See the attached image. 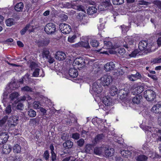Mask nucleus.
Instances as JSON below:
<instances>
[{
	"label": "nucleus",
	"instance_id": "obj_1",
	"mask_svg": "<svg viewBox=\"0 0 161 161\" xmlns=\"http://www.w3.org/2000/svg\"><path fill=\"white\" fill-rule=\"evenodd\" d=\"M98 80L94 82L92 86L90 88V92L93 96H97L96 97H99L101 94H99L102 91V87L98 83Z\"/></svg>",
	"mask_w": 161,
	"mask_h": 161
},
{
	"label": "nucleus",
	"instance_id": "obj_2",
	"mask_svg": "<svg viewBox=\"0 0 161 161\" xmlns=\"http://www.w3.org/2000/svg\"><path fill=\"white\" fill-rule=\"evenodd\" d=\"M140 127L144 130L146 134L148 135H150L152 134V133L155 132H158L161 134V130L155 128L152 124V123L151 124L148 125V126L141 125Z\"/></svg>",
	"mask_w": 161,
	"mask_h": 161
},
{
	"label": "nucleus",
	"instance_id": "obj_3",
	"mask_svg": "<svg viewBox=\"0 0 161 161\" xmlns=\"http://www.w3.org/2000/svg\"><path fill=\"white\" fill-rule=\"evenodd\" d=\"M99 81H101L103 85L104 86H109L112 82V77L110 75H106L101 77Z\"/></svg>",
	"mask_w": 161,
	"mask_h": 161
},
{
	"label": "nucleus",
	"instance_id": "obj_4",
	"mask_svg": "<svg viewBox=\"0 0 161 161\" xmlns=\"http://www.w3.org/2000/svg\"><path fill=\"white\" fill-rule=\"evenodd\" d=\"M143 96L148 101H153L155 98V93L152 90H147L144 92Z\"/></svg>",
	"mask_w": 161,
	"mask_h": 161
},
{
	"label": "nucleus",
	"instance_id": "obj_5",
	"mask_svg": "<svg viewBox=\"0 0 161 161\" xmlns=\"http://www.w3.org/2000/svg\"><path fill=\"white\" fill-rule=\"evenodd\" d=\"M19 94L17 92H14L11 93L9 95V99L7 98V95H3L2 102L4 106H6V102H8V100L10 99L11 101L14 100L19 97Z\"/></svg>",
	"mask_w": 161,
	"mask_h": 161
},
{
	"label": "nucleus",
	"instance_id": "obj_6",
	"mask_svg": "<svg viewBox=\"0 0 161 161\" xmlns=\"http://www.w3.org/2000/svg\"><path fill=\"white\" fill-rule=\"evenodd\" d=\"M60 30L62 33L65 34H69L72 31L71 27L69 25L64 24H61L59 25Z\"/></svg>",
	"mask_w": 161,
	"mask_h": 161
},
{
	"label": "nucleus",
	"instance_id": "obj_7",
	"mask_svg": "<svg viewBox=\"0 0 161 161\" xmlns=\"http://www.w3.org/2000/svg\"><path fill=\"white\" fill-rule=\"evenodd\" d=\"M104 45L103 47L100 49L97 50L98 52H100V53L108 54V52L107 50H103L104 49H108L112 47V44L109 41H104Z\"/></svg>",
	"mask_w": 161,
	"mask_h": 161
},
{
	"label": "nucleus",
	"instance_id": "obj_8",
	"mask_svg": "<svg viewBox=\"0 0 161 161\" xmlns=\"http://www.w3.org/2000/svg\"><path fill=\"white\" fill-rule=\"evenodd\" d=\"M151 47V44H148L147 41H140L139 44L138 48L141 51H143L147 49V50H150Z\"/></svg>",
	"mask_w": 161,
	"mask_h": 161
},
{
	"label": "nucleus",
	"instance_id": "obj_9",
	"mask_svg": "<svg viewBox=\"0 0 161 161\" xmlns=\"http://www.w3.org/2000/svg\"><path fill=\"white\" fill-rule=\"evenodd\" d=\"M55 25L53 23H49L45 27L44 30L47 34H51L54 33L56 30Z\"/></svg>",
	"mask_w": 161,
	"mask_h": 161
},
{
	"label": "nucleus",
	"instance_id": "obj_10",
	"mask_svg": "<svg viewBox=\"0 0 161 161\" xmlns=\"http://www.w3.org/2000/svg\"><path fill=\"white\" fill-rule=\"evenodd\" d=\"M144 87L142 86L134 85L133 87L132 93L133 95H140L143 91Z\"/></svg>",
	"mask_w": 161,
	"mask_h": 161
},
{
	"label": "nucleus",
	"instance_id": "obj_11",
	"mask_svg": "<svg viewBox=\"0 0 161 161\" xmlns=\"http://www.w3.org/2000/svg\"><path fill=\"white\" fill-rule=\"evenodd\" d=\"M73 64L74 66L77 65L79 68L83 67L85 65L84 59L82 57L76 58L74 61Z\"/></svg>",
	"mask_w": 161,
	"mask_h": 161
},
{
	"label": "nucleus",
	"instance_id": "obj_12",
	"mask_svg": "<svg viewBox=\"0 0 161 161\" xmlns=\"http://www.w3.org/2000/svg\"><path fill=\"white\" fill-rule=\"evenodd\" d=\"M101 95H99V97L101 100H102L103 103L106 106H108L112 104V98L110 97L107 96L103 97L102 99V97L100 96Z\"/></svg>",
	"mask_w": 161,
	"mask_h": 161
},
{
	"label": "nucleus",
	"instance_id": "obj_13",
	"mask_svg": "<svg viewBox=\"0 0 161 161\" xmlns=\"http://www.w3.org/2000/svg\"><path fill=\"white\" fill-rule=\"evenodd\" d=\"M78 18L81 22L82 24L85 25L88 22L89 19L87 16L85 15V14L79 13Z\"/></svg>",
	"mask_w": 161,
	"mask_h": 161
},
{
	"label": "nucleus",
	"instance_id": "obj_14",
	"mask_svg": "<svg viewBox=\"0 0 161 161\" xmlns=\"http://www.w3.org/2000/svg\"><path fill=\"white\" fill-rule=\"evenodd\" d=\"M9 136L7 132H2L0 134V144H3L7 141Z\"/></svg>",
	"mask_w": 161,
	"mask_h": 161
},
{
	"label": "nucleus",
	"instance_id": "obj_15",
	"mask_svg": "<svg viewBox=\"0 0 161 161\" xmlns=\"http://www.w3.org/2000/svg\"><path fill=\"white\" fill-rule=\"evenodd\" d=\"M133 41L132 40L131 37L129 36H127L125 38L124 42H123L122 45L125 47L128 48V50H129V47H128L129 45H131L133 44Z\"/></svg>",
	"mask_w": 161,
	"mask_h": 161
},
{
	"label": "nucleus",
	"instance_id": "obj_16",
	"mask_svg": "<svg viewBox=\"0 0 161 161\" xmlns=\"http://www.w3.org/2000/svg\"><path fill=\"white\" fill-rule=\"evenodd\" d=\"M18 120V117L15 116H13L10 117L8 120V125L10 126H14L17 124Z\"/></svg>",
	"mask_w": 161,
	"mask_h": 161
},
{
	"label": "nucleus",
	"instance_id": "obj_17",
	"mask_svg": "<svg viewBox=\"0 0 161 161\" xmlns=\"http://www.w3.org/2000/svg\"><path fill=\"white\" fill-rule=\"evenodd\" d=\"M55 58L56 59L62 61L64 60L66 57V55L65 53L63 52L58 51L55 55Z\"/></svg>",
	"mask_w": 161,
	"mask_h": 161
},
{
	"label": "nucleus",
	"instance_id": "obj_18",
	"mask_svg": "<svg viewBox=\"0 0 161 161\" xmlns=\"http://www.w3.org/2000/svg\"><path fill=\"white\" fill-rule=\"evenodd\" d=\"M44 74L43 70L40 69L39 67L36 69L32 74V76L35 77H44Z\"/></svg>",
	"mask_w": 161,
	"mask_h": 161
},
{
	"label": "nucleus",
	"instance_id": "obj_19",
	"mask_svg": "<svg viewBox=\"0 0 161 161\" xmlns=\"http://www.w3.org/2000/svg\"><path fill=\"white\" fill-rule=\"evenodd\" d=\"M151 111L156 114H160L161 113V104H156L153 106L152 108Z\"/></svg>",
	"mask_w": 161,
	"mask_h": 161
},
{
	"label": "nucleus",
	"instance_id": "obj_20",
	"mask_svg": "<svg viewBox=\"0 0 161 161\" xmlns=\"http://www.w3.org/2000/svg\"><path fill=\"white\" fill-rule=\"evenodd\" d=\"M115 64L112 62L107 63L104 65V70L106 71H109L114 69Z\"/></svg>",
	"mask_w": 161,
	"mask_h": 161
},
{
	"label": "nucleus",
	"instance_id": "obj_21",
	"mask_svg": "<svg viewBox=\"0 0 161 161\" xmlns=\"http://www.w3.org/2000/svg\"><path fill=\"white\" fill-rule=\"evenodd\" d=\"M69 75L71 77H76L78 75V71L75 68H71L69 70Z\"/></svg>",
	"mask_w": 161,
	"mask_h": 161
},
{
	"label": "nucleus",
	"instance_id": "obj_22",
	"mask_svg": "<svg viewBox=\"0 0 161 161\" xmlns=\"http://www.w3.org/2000/svg\"><path fill=\"white\" fill-rule=\"evenodd\" d=\"M104 150H105V154L107 156H112L114 152V150L113 148H110L104 147Z\"/></svg>",
	"mask_w": 161,
	"mask_h": 161
},
{
	"label": "nucleus",
	"instance_id": "obj_23",
	"mask_svg": "<svg viewBox=\"0 0 161 161\" xmlns=\"http://www.w3.org/2000/svg\"><path fill=\"white\" fill-rule=\"evenodd\" d=\"M12 149L11 146L9 145H5L3 146L2 149V152L3 153L8 154L9 153Z\"/></svg>",
	"mask_w": 161,
	"mask_h": 161
},
{
	"label": "nucleus",
	"instance_id": "obj_24",
	"mask_svg": "<svg viewBox=\"0 0 161 161\" xmlns=\"http://www.w3.org/2000/svg\"><path fill=\"white\" fill-rule=\"evenodd\" d=\"M128 71V68L125 66L121 68V69H119L116 72V73L117 76H119L122 75L124 73L127 72Z\"/></svg>",
	"mask_w": 161,
	"mask_h": 161
},
{
	"label": "nucleus",
	"instance_id": "obj_25",
	"mask_svg": "<svg viewBox=\"0 0 161 161\" xmlns=\"http://www.w3.org/2000/svg\"><path fill=\"white\" fill-rule=\"evenodd\" d=\"M104 135L102 134H99L97 135L95 138L94 141V142L92 141L94 144H95L97 143L101 142L103 138H104Z\"/></svg>",
	"mask_w": 161,
	"mask_h": 161
},
{
	"label": "nucleus",
	"instance_id": "obj_26",
	"mask_svg": "<svg viewBox=\"0 0 161 161\" xmlns=\"http://www.w3.org/2000/svg\"><path fill=\"white\" fill-rule=\"evenodd\" d=\"M24 8L23 3L20 2L17 3L14 7L15 10L17 12L22 11Z\"/></svg>",
	"mask_w": 161,
	"mask_h": 161
},
{
	"label": "nucleus",
	"instance_id": "obj_27",
	"mask_svg": "<svg viewBox=\"0 0 161 161\" xmlns=\"http://www.w3.org/2000/svg\"><path fill=\"white\" fill-rule=\"evenodd\" d=\"M118 89L115 86L111 87L110 90V95L112 96H114L117 94Z\"/></svg>",
	"mask_w": 161,
	"mask_h": 161
},
{
	"label": "nucleus",
	"instance_id": "obj_28",
	"mask_svg": "<svg viewBox=\"0 0 161 161\" xmlns=\"http://www.w3.org/2000/svg\"><path fill=\"white\" fill-rule=\"evenodd\" d=\"M142 98V96L140 95H136L132 99V102L134 103L138 104L140 103Z\"/></svg>",
	"mask_w": 161,
	"mask_h": 161
},
{
	"label": "nucleus",
	"instance_id": "obj_29",
	"mask_svg": "<svg viewBox=\"0 0 161 161\" xmlns=\"http://www.w3.org/2000/svg\"><path fill=\"white\" fill-rule=\"evenodd\" d=\"M97 11L96 8L94 6L90 7L87 9V12L89 15H92L96 13Z\"/></svg>",
	"mask_w": 161,
	"mask_h": 161
},
{
	"label": "nucleus",
	"instance_id": "obj_30",
	"mask_svg": "<svg viewBox=\"0 0 161 161\" xmlns=\"http://www.w3.org/2000/svg\"><path fill=\"white\" fill-rule=\"evenodd\" d=\"M32 28V27L30 25H28L21 31L20 33L22 35H23L25 33L26 31L28 30L30 32H32L33 30H31Z\"/></svg>",
	"mask_w": 161,
	"mask_h": 161
},
{
	"label": "nucleus",
	"instance_id": "obj_31",
	"mask_svg": "<svg viewBox=\"0 0 161 161\" xmlns=\"http://www.w3.org/2000/svg\"><path fill=\"white\" fill-rule=\"evenodd\" d=\"M120 153L123 157L128 158L130 157L131 153L128 150H123L121 151Z\"/></svg>",
	"mask_w": 161,
	"mask_h": 161
},
{
	"label": "nucleus",
	"instance_id": "obj_32",
	"mask_svg": "<svg viewBox=\"0 0 161 161\" xmlns=\"http://www.w3.org/2000/svg\"><path fill=\"white\" fill-rule=\"evenodd\" d=\"M93 148V146L92 145L87 144L86 146L85 151L86 153L91 154L92 152Z\"/></svg>",
	"mask_w": 161,
	"mask_h": 161
},
{
	"label": "nucleus",
	"instance_id": "obj_33",
	"mask_svg": "<svg viewBox=\"0 0 161 161\" xmlns=\"http://www.w3.org/2000/svg\"><path fill=\"white\" fill-rule=\"evenodd\" d=\"M88 39L86 38L85 41H81L82 43V47H83L86 49H89L90 48V47L88 43Z\"/></svg>",
	"mask_w": 161,
	"mask_h": 161
},
{
	"label": "nucleus",
	"instance_id": "obj_34",
	"mask_svg": "<svg viewBox=\"0 0 161 161\" xmlns=\"http://www.w3.org/2000/svg\"><path fill=\"white\" fill-rule=\"evenodd\" d=\"M104 147H95L94 149V152L95 154L99 155L102 153Z\"/></svg>",
	"mask_w": 161,
	"mask_h": 161
},
{
	"label": "nucleus",
	"instance_id": "obj_35",
	"mask_svg": "<svg viewBox=\"0 0 161 161\" xmlns=\"http://www.w3.org/2000/svg\"><path fill=\"white\" fill-rule=\"evenodd\" d=\"M118 53L120 55L119 57L122 58L126 57L125 50L124 48H120L118 49Z\"/></svg>",
	"mask_w": 161,
	"mask_h": 161
},
{
	"label": "nucleus",
	"instance_id": "obj_36",
	"mask_svg": "<svg viewBox=\"0 0 161 161\" xmlns=\"http://www.w3.org/2000/svg\"><path fill=\"white\" fill-rule=\"evenodd\" d=\"M73 143L70 141L68 140L63 143V146L66 148H69L72 147Z\"/></svg>",
	"mask_w": 161,
	"mask_h": 161
},
{
	"label": "nucleus",
	"instance_id": "obj_37",
	"mask_svg": "<svg viewBox=\"0 0 161 161\" xmlns=\"http://www.w3.org/2000/svg\"><path fill=\"white\" fill-rule=\"evenodd\" d=\"M13 150L14 153H19L21 151V147L19 145L17 144L14 146Z\"/></svg>",
	"mask_w": 161,
	"mask_h": 161
},
{
	"label": "nucleus",
	"instance_id": "obj_38",
	"mask_svg": "<svg viewBox=\"0 0 161 161\" xmlns=\"http://www.w3.org/2000/svg\"><path fill=\"white\" fill-rule=\"evenodd\" d=\"M99 67L97 65H94L92 68L91 72L92 74H96L99 71Z\"/></svg>",
	"mask_w": 161,
	"mask_h": 161
},
{
	"label": "nucleus",
	"instance_id": "obj_39",
	"mask_svg": "<svg viewBox=\"0 0 161 161\" xmlns=\"http://www.w3.org/2000/svg\"><path fill=\"white\" fill-rule=\"evenodd\" d=\"M147 158V157L144 155H141L136 158V160L137 161H146Z\"/></svg>",
	"mask_w": 161,
	"mask_h": 161
},
{
	"label": "nucleus",
	"instance_id": "obj_40",
	"mask_svg": "<svg viewBox=\"0 0 161 161\" xmlns=\"http://www.w3.org/2000/svg\"><path fill=\"white\" fill-rule=\"evenodd\" d=\"M30 67L31 70H34L39 67L38 64L34 62H31L30 65Z\"/></svg>",
	"mask_w": 161,
	"mask_h": 161
},
{
	"label": "nucleus",
	"instance_id": "obj_41",
	"mask_svg": "<svg viewBox=\"0 0 161 161\" xmlns=\"http://www.w3.org/2000/svg\"><path fill=\"white\" fill-rule=\"evenodd\" d=\"M76 37V36L75 34L73 36H69L68 37V41L70 43H73L75 42V40Z\"/></svg>",
	"mask_w": 161,
	"mask_h": 161
},
{
	"label": "nucleus",
	"instance_id": "obj_42",
	"mask_svg": "<svg viewBox=\"0 0 161 161\" xmlns=\"http://www.w3.org/2000/svg\"><path fill=\"white\" fill-rule=\"evenodd\" d=\"M49 54V52L48 49L45 48L43 50L42 55L43 58H48L50 56Z\"/></svg>",
	"mask_w": 161,
	"mask_h": 161
},
{
	"label": "nucleus",
	"instance_id": "obj_43",
	"mask_svg": "<svg viewBox=\"0 0 161 161\" xmlns=\"http://www.w3.org/2000/svg\"><path fill=\"white\" fill-rule=\"evenodd\" d=\"M92 121L94 125H96L101 123V119L96 117L92 119Z\"/></svg>",
	"mask_w": 161,
	"mask_h": 161
},
{
	"label": "nucleus",
	"instance_id": "obj_44",
	"mask_svg": "<svg viewBox=\"0 0 161 161\" xmlns=\"http://www.w3.org/2000/svg\"><path fill=\"white\" fill-rule=\"evenodd\" d=\"M40 102L38 101H35L33 103V107L35 109H39L41 107Z\"/></svg>",
	"mask_w": 161,
	"mask_h": 161
},
{
	"label": "nucleus",
	"instance_id": "obj_45",
	"mask_svg": "<svg viewBox=\"0 0 161 161\" xmlns=\"http://www.w3.org/2000/svg\"><path fill=\"white\" fill-rule=\"evenodd\" d=\"M6 23L7 26H10L14 24V19H9L6 20Z\"/></svg>",
	"mask_w": 161,
	"mask_h": 161
},
{
	"label": "nucleus",
	"instance_id": "obj_46",
	"mask_svg": "<svg viewBox=\"0 0 161 161\" xmlns=\"http://www.w3.org/2000/svg\"><path fill=\"white\" fill-rule=\"evenodd\" d=\"M21 91L24 92H32L33 91V90L32 88L26 86L22 88Z\"/></svg>",
	"mask_w": 161,
	"mask_h": 161
},
{
	"label": "nucleus",
	"instance_id": "obj_47",
	"mask_svg": "<svg viewBox=\"0 0 161 161\" xmlns=\"http://www.w3.org/2000/svg\"><path fill=\"white\" fill-rule=\"evenodd\" d=\"M28 114L31 117H34L36 115V112L34 110L31 109L28 111Z\"/></svg>",
	"mask_w": 161,
	"mask_h": 161
},
{
	"label": "nucleus",
	"instance_id": "obj_48",
	"mask_svg": "<svg viewBox=\"0 0 161 161\" xmlns=\"http://www.w3.org/2000/svg\"><path fill=\"white\" fill-rule=\"evenodd\" d=\"M120 27L121 28L122 33L123 34H125L130 29V27L129 26H125L124 25H121Z\"/></svg>",
	"mask_w": 161,
	"mask_h": 161
},
{
	"label": "nucleus",
	"instance_id": "obj_49",
	"mask_svg": "<svg viewBox=\"0 0 161 161\" xmlns=\"http://www.w3.org/2000/svg\"><path fill=\"white\" fill-rule=\"evenodd\" d=\"M128 93V91L126 89H121L119 90V93L122 94L124 97L126 96Z\"/></svg>",
	"mask_w": 161,
	"mask_h": 161
},
{
	"label": "nucleus",
	"instance_id": "obj_50",
	"mask_svg": "<svg viewBox=\"0 0 161 161\" xmlns=\"http://www.w3.org/2000/svg\"><path fill=\"white\" fill-rule=\"evenodd\" d=\"M124 0H112V3L114 5H118L123 4Z\"/></svg>",
	"mask_w": 161,
	"mask_h": 161
},
{
	"label": "nucleus",
	"instance_id": "obj_51",
	"mask_svg": "<svg viewBox=\"0 0 161 161\" xmlns=\"http://www.w3.org/2000/svg\"><path fill=\"white\" fill-rule=\"evenodd\" d=\"M91 44L93 47H97L98 46L99 43L97 41L94 40L91 42Z\"/></svg>",
	"mask_w": 161,
	"mask_h": 161
},
{
	"label": "nucleus",
	"instance_id": "obj_52",
	"mask_svg": "<svg viewBox=\"0 0 161 161\" xmlns=\"http://www.w3.org/2000/svg\"><path fill=\"white\" fill-rule=\"evenodd\" d=\"M153 3L159 9H161V2L160 1L158 0L154 1L153 2Z\"/></svg>",
	"mask_w": 161,
	"mask_h": 161
},
{
	"label": "nucleus",
	"instance_id": "obj_53",
	"mask_svg": "<svg viewBox=\"0 0 161 161\" xmlns=\"http://www.w3.org/2000/svg\"><path fill=\"white\" fill-rule=\"evenodd\" d=\"M139 53V51L137 50H135L131 53L129 55L130 57H134L136 56V55Z\"/></svg>",
	"mask_w": 161,
	"mask_h": 161
},
{
	"label": "nucleus",
	"instance_id": "obj_54",
	"mask_svg": "<svg viewBox=\"0 0 161 161\" xmlns=\"http://www.w3.org/2000/svg\"><path fill=\"white\" fill-rule=\"evenodd\" d=\"M8 119L7 116H4L0 120V126H2L6 122Z\"/></svg>",
	"mask_w": 161,
	"mask_h": 161
},
{
	"label": "nucleus",
	"instance_id": "obj_55",
	"mask_svg": "<svg viewBox=\"0 0 161 161\" xmlns=\"http://www.w3.org/2000/svg\"><path fill=\"white\" fill-rule=\"evenodd\" d=\"M50 42L49 40L47 39L42 41L41 45L46 46L48 45Z\"/></svg>",
	"mask_w": 161,
	"mask_h": 161
},
{
	"label": "nucleus",
	"instance_id": "obj_56",
	"mask_svg": "<svg viewBox=\"0 0 161 161\" xmlns=\"http://www.w3.org/2000/svg\"><path fill=\"white\" fill-rule=\"evenodd\" d=\"M82 43L81 42H80L77 43L72 45V47L74 48H80L82 47Z\"/></svg>",
	"mask_w": 161,
	"mask_h": 161
},
{
	"label": "nucleus",
	"instance_id": "obj_57",
	"mask_svg": "<svg viewBox=\"0 0 161 161\" xmlns=\"http://www.w3.org/2000/svg\"><path fill=\"white\" fill-rule=\"evenodd\" d=\"M12 111L11 107L10 105H9L5 109V112L7 114H10Z\"/></svg>",
	"mask_w": 161,
	"mask_h": 161
},
{
	"label": "nucleus",
	"instance_id": "obj_58",
	"mask_svg": "<svg viewBox=\"0 0 161 161\" xmlns=\"http://www.w3.org/2000/svg\"><path fill=\"white\" fill-rule=\"evenodd\" d=\"M101 4L103 6V8H104V10L107 9V7L109 5L110 3H109V2L107 1V2H103Z\"/></svg>",
	"mask_w": 161,
	"mask_h": 161
},
{
	"label": "nucleus",
	"instance_id": "obj_59",
	"mask_svg": "<svg viewBox=\"0 0 161 161\" xmlns=\"http://www.w3.org/2000/svg\"><path fill=\"white\" fill-rule=\"evenodd\" d=\"M101 4L103 6V8H104V10L107 9V7L109 5L110 3H109V2L107 1V2H103Z\"/></svg>",
	"mask_w": 161,
	"mask_h": 161
},
{
	"label": "nucleus",
	"instance_id": "obj_60",
	"mask_svg": "<svg viewBox=\"0 0 161 161\" xmlns=\"http://www.w3.org/2000/svg\"><path fill=\"white\" fill-rule=\"evenodd\" d=\"M154 63H161V57H158L154 59L152 61Z\"/></svg>",
	"mask_w": 161,
	"mask_h": 161
},
{
	"label": "nucleus",
	"instance_id": "obj_61",
	"mask_svg": "<svg viewBox=\"0 0 161 161\" xmlns=\"http://www.w3.org/2000/svg\"><path fill=\"white\" fill-rule=\"evenodd\" d=\"M127 77L129 80L131 81H133L136 80L134 75L131 74L129 75H128Z\"/></svg>",
	"mask_w": 161,
	"mask_h": 161
},
{
	"label": "nucleus",
	"instance_id": "obj_62",
	"mask_svg": "<svg viewBox=\"0 0 161 161\" xmlns=\"http://www.w3.org/2000/svg\"><path fill=\"white\" fill-rule=\"evenodd\" d=\"M80 135L78 133H75L72 134V137L75 139L77 140L79 138Z\"/></svg>",
	"mask_w": 161,
	"mask_h": 161
},
{
	"label": "nucleus",
	"instance_id": "obj_63",
	"mask_svg": "<svg viewBox=\"0 0 161 161\" xmlns=\"http://www.w3.org/2000/svg\"><path fill=\"white\" fill-rule=\"evenodd\" d=\"M84 143V140L83 139H80L77 142L78 145L80 147L82 146L83 145Z\"/></svg>",
	"mask_w": 161,
	"mask_h": 161
},
{
	"label": "nucleus",
	"instance_id": "obj_64",
	"mask_svg": "<svg viewBox=\"0 0 161 161\" xmlns=\"http://www.w3.org/2000/svg\"><path fill=\"white\" fill-rule=\"evenodd\" d=\"M23 108V105L21 103H19L17 105V108L18 109L22 110Z\"/></svg>",
	"mask_w": 161,
	"mask_h": 161
}]
</instances>
